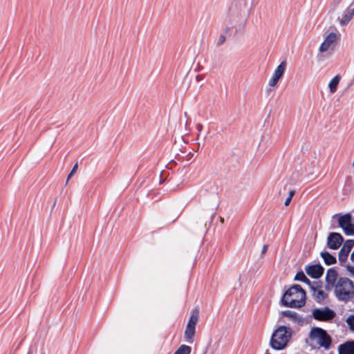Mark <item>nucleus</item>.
<instances>
[{
    "mask_svg": "<svg viewBox=\"0 0 354 354\" xmlns=\"http://www.w3.org/2000/svg\"><path fill=\"white\" fill-rule=\"evenodd\" d=\"M286 68V61L281 62L274 70L271 78L269 80L268 84L270 86H275L279 80L283 77Z\"/></svg>",
    "mask_w": 354,
    "mask_h": 354,
    "instance_id": "1a4fd4ad",
    "label": "nucleus"
},
{
    "mask_svg": "<svg viewBox=\"0 0 354 354\" xmlns=\"http://www.w3.org/2000/svg\"><path fill=\"white\" fill-rule=\"evenodd\" d=\"M196 128H197V130L198 131V132H201L203 129V124H198Z\"/></svg>",
    "mask_w": 354,
    "mask_h": 354,
    "instance_id": "7c9ffc66",
    "label": "nucleus"
},
{
    "mask_svg": "<svg viewBox=\"0 0 354 354\" xmlns=\"http://www.w3.org/2000/svg\"><path fill=\"white\" fill-rule=\"evenodd\" d=\"M347 3H345L344 0H333L330 3V12H335L337 10H342L348 7Z\"/></svg>",
    "mask_w": 354,
    "mask_h": 354,
    "instance_id": "f3484780",
    "label": "nucleus"
},
{
    "mask_svg": "<svg viewBox=\"0 0 354 354\" xmlns=\"http://www.w3.org/2000/svg\"><path fill=\"white\" fill-rule=\"evenodd\" d=\"M281 304L290 308H300L306 304V292L299 285H293L281 298Z\"/></svg>",
    "mask_w": 354,
    "mask_h": 354,
    "instance_id": "f257e3e1",
    "label": "nucleus"
},
{
    "mask_svg": "<svg viewBox=\"0 0 354 354\" xmlns=\"http://www.w3.org/2000/svg\"><path fill=\"white\" fill-rule=\"evenodd\" d=\"M335 294L341 301H348L354 295V285L351 280L346 277L339 278L335 286Z\"/></svg>",
    "mask_w": 354,
    "mask_h": 354,
    "instance_id": "39448f33",
    "label": "nucleus"
},
{
    "mask_svg": "<svg viewBox=\"0 0 354 354\" xmlns=\"http://www.w3.org/2000/svg\"><path fill=\"white\" fill-rule=\"evenodd\" d=\"M350 11L353 13V15H354V7L353 8H350Z\"/></svg>",
    "mask_w": 354,
    "mask_h": 354,
    "instance_id": "f704fd0d",
    "label": "nucleus"
},
{
    "mask_svg": "<svg viewBox=\"0 0 354 354\" xmlns=\"http://www.w3.org/2000/svg\"><path fill=\"white\" fill-rule=\"evenodd\" d=\"M311 291L313 292V296L319 301L324 300L327 295L326 293L321 289H317L313 286H310Z\"/></svg>",
    "mask_w": 354,
    "mask_h": 354,
    "instance_id": "6ab92c4d",
    "label": "nucleus"
},
{
    "mask_svg": "<svg viewBox=\"0 0 354 354\" xmlns=\"http://www.w3.org/2000/svg\"><path fill=\"white\" fill-rule=\"evenodd\" d=\"M343 242V237L337 232L329 234L327 239V245L330 249L337 250Z\"/></svg>",
    "mask_w": 354,
    "mask_h": 354,
    "instance_id": "9b49d317",
    "label": "nucleus"
},
{
    "mask_svg": "<svg viewBox=\"0 0 354 354\" xmlns=\"http://www.w3.org/2000/svg\"><path fill=\"white\" fill-rule=\"evenodd\" d=\"M346 323L349 328L354 331V315H351L346 319Z\"/></svg>",
    "mask_w": 354,
    "mask_h": 354,
    "instance_id": "5701e85b",
    "label": "nucleus"
},
{
    "mask_svg": "<svg viewBox=\"0 0 354 354\" xmlns=\"http://www.w3.org/2000/svg\"><path fill=\"white\" fill-rule=\"evenodd\" d=\"M250 10V0H232L229 7V15L237 22L245 24Z\"/></svg>",
    "mask_w": 354,
    "mask_h": 354,
    "instance_id": "f03ea898",
    "label": "nucleus"
},
{
    "mask_svg": "<svg viewBox=\"0 0 354 354\" xmlns=\"http://www.w3.org/2000/svg\"><path fill=\"white\" fill-rule=\"evenodd\" d=\"M295 194V191L292 189L289 192L288 196L292 198Z\"/></svg>",
    "mask_w": 354,
    "mask_h": 354,
    "instance_id": "c756f323",
    "label": "nucleus"
},
{
    "mask_svg": "<svg viewBox=\"0 0 354 354\" xmlns=\"http://www.w3.org/2000/svg\"><path fill=\"white\" fill-rule=\"evenodd\" d=\"M321 256L323 258L324 262L327 265H331L336 262V259L328 252H324L321 253Z\"/></svg>",
    "mask_w": 354,
    "mask_h": 354,
    "instance_id": "aec40b11",
    "label": "nucleus"
},
{
    "mask_svg": "<svg viewBox=\"0 0 354 354\" xmlns=\"http://www.w3.org/2000/svg\"><path fill=\"white\" fill-rule=\"evenodd\" d=\"M185 116L187 118V123L189 122V118H188L187 113L186 112L185 113Z\"/></svg>",
    "mask_w": 354,
    "mask_h": 354,
    "instance_id": "c9c22d12",
    "label": "nucleus"
},
{
    "mask_svg": "<svg viewBox=\"0 0 354 354\" xmlns=\"http://www.w3.org/2000/svg\"><path fill=\"white\" fill-rule=\"evenodd\" d=\"M225 40V37L224 36H221L220 37V44H223Z\"/></svg>",
    "mask_w": 354,
    "mask_h": 354,
    "instance_id": "2f4dec72",
    "label": "nucleus"
},
{
    "mask_svg": "<svg viewBox=\"0 0 354 354\" xmlns=\"http://www.w3.org/2000/svg\"><path fill=\"white\" fill-rule=\"evenodd\" d=\"M351 259L352 261L354 262V251L352 252V254L351 255Z\"/></svg>",
    "mask_w": 354,
    "mask_h": 354,
    "instance_id": "473e14b6",
    "label": "nucleus"
},
{
    "mask_svg": "<svg viewBox=\"0 0 354 354\" xmlns=\"http://www.w3.org/2000/svg\"><path fill=\"white\" fill-rule=\"evenodd\" d=\"M268 245H264L262 248V250H261V257H262L263 256V254L267 252L268 250Z\"/></svg>",
    "mask_w": 354,
    "mask_h": 354,
    "instance_id": "bb28decb",
    "label": "nucleus"
},
{
    "mask_svg": "<svg viewBox=\"0 0 354 354\" xmlns=\"http://www.w3.org/2000/svg\"><path fill=\"white\" fill-rule=\"evenodd\" d=\"M241 276H240V277H239V287H240V286H241V283H242V282L241 281Z\"/></svg>",
    "mask_w": 354,
    "mask_h": 354,
    "instance_id": "72a5a7b5",
    "label": "nucleus"
},
{
    "mask_svg": "<svg viewBox=\"0 0 354 354\" xmlns=\"http://www.w3.org/2000/svg\"><path fill=\"white\" fill-rule=\"evenodd\" d=\"M198 310H194L189 319L185 330V338L188 343L193 342V337L195 335V328L198 320Z\"/></svg>",
    "mask_w": 354,
    "mask_h": 354,
    "instance_id": "0eeeda50",
    "label": "nucleus"
},
{
    "mask_svg": "<svg viewBox=\"0 0 354 354\" xmlns=\"http://www.w3.org/2000/svg\"><path fill=\"white\" fill-rule=\"evenodd\" d=\"M354 246V240H347L339 252V261L345 262L351 249Z\"/></svg>",
    "mask_w": 354,
    "mask_h": 354,
    "instance_id": "ddd939ff",
    "label": "nucleus"
},
{
    "mask_svg": "<svg viewBox=\"0 0 354 354\" xmlns=\"http://www.w3.org/2000/svg\"><path fill=\"white\" fill-rule=\"evenodd\" d=\"M191 347L187 345H181L174 354H190Z\"/></svg>",
    "mask_w": 354,
    "mask_h": 354,
    "instance_id": "412c9836",
    "label": "nucleus"
},
{
    "mask_svg": "<svg viewBox=\"0 0 354 354\" xmlns=\"http://www.w3.org/2000/svg\"><path fill=\"white\" fill-rule=\"evenodd\" d=\"M337 278V272L333 268L328 270L326 275V281L328 288L333 287L335 286V281Z\"/></svg>",
    "mask_w": 354,
    "mask_h": 354,
    "instance_id": "dca6fc26",
    "label": "nucleus"
},
{
    "mask_svg": "<svg viewBox=\"0 0 354 354\" xmlns=\"http://www.w3.org/2000/svg\"><path fill=\"white\" fill-rule=\"evenodd\" d=\"M77 167H78V165H77V163H76L73 166L72 170L71 171L70 174L68 176L66 183H68V180L71 178V176L77 171Z\"/></svg>",
    "mask_w": 354,
    "mask_h": 354,
    "instance_id": "393cba45",
    "label": "nucleus"
},
{
    "mask_svg": "<svg viewBox=\"0 0 354 354\" xmlns=\"http://www.w3.org/2000/svg\"><path fill=\"white\" fill-rule=\"evenodd\" d=\"M292 337V330L284 326L277 328L270 339V346L275 350L284 349Z\"/></svg>",
    "mask_w": 354,
    "mask_h": 354,
    "instance_id": "7ed1b4c3",
    "label": "nucleus"
},
{
    "mask_svg": "<svg viewBox=\"0 0 354 354\" xmlns=\"http://www.w3.org/2000/svg\"><path fill=\"white\" fill-rule=\"evenodd\" d=\"M342 79V77L340 75H336L328 83V88L329 91L330 93H335L337 90L338 85L339 84V82Z\"/></svg>",
    "mask_w": 354,
    "mask_h": 354,
    "instance_id": "a211bd4d",
    "label": "nucleus"
},
{
    "mask_svg": "<svg viewBox=\"0 0 354 354\" xmlns=\"http://www.w3.org/2000/svg\"><path fill=\"white\" fill-rule=\"evenodd\" d=\"M311 346H318L325 350L329 349L332 339L327 332L319 327L313 328L308 335Z\"/></svg>",
    "mask_w": 354,
    "mask_h": 354,
    "instance_id": "20e7f679",
    "label": "nucleus"
},
{
    "mask_svg": "<svg viewBox=\"0 0 354 354\" xmlns=\"http://www.w3.org/2000/svg\"><path fill=\"white\" fill-rule=\"evenodd\" d=\"M218 205V200L216 198L212 205V209H216Z\"/></svg>",
    "mask_w": 354,
    "mask_h": 354,
    "instance_id": "cd10ccee",
    "label": "nucleus"
},
{
    "mask_svg": "<svg viewBox=\"0 0 354 354\" xmlns=\"http://www.w3.org/2000/svg\"><path fill=\"white\" fill-rule=\"evenodd\" d=\"M338 223L346 234H354V225L351 223V216L350 214H345L340 216Z\"/></svg>",
    "mask_w": 354,
    "mask_h": 354,
    "instance_id": "9d476101",
    "label": "nucleus"
},
{
    "mask_svg": "<svg viewBox=\"0 0 354 354\" xmlns=\"http://www.w3.org/2000/svg\"><path fill=\"white\" fill-rule=\"evenodd\" d=\"M306 273L312 278L318 279L324 273V268L321 265H313L306 268Z\"/></svg>",
    "mask_w": 354,
    "mask_h": 354,
    "instance_id": "4468645a",
    "label": "nucleus"
},
{
    "mask_svg": "<svg viewBox=\"0 0 354 354\" xmlns=\"http://www.w3.org/2000/svg\"><path fill=\"white\" fill-rule=\"evenodd\" d=\"M295 279L297 281H303V282L308 284L309 286H310V280L306 277V275L304 274V273L303 272H298L296 274Z\"/></svg>",
    "mask_w": 354,
    "mask_h": 354,
    "instance_id": "4be33fe9",
    "label": "nucleus"
},
{
    "mask_svg": "<svg viewBox=\"0 0 354 354\" xmlns=\"http://www.w3.org/2000/svg\"><path fill=\"white\" fill-rule=\"evenodd\" d=\"M340 38V34L336 32H326L324 35V41L319 48L321 53L331 54Z\"/></svg>",
    "mask_w": 354,
    "mask_h": 354,
    "instance_id": "423d86ee",
    "label": "nucleus"
},
{
    "mask_svg": "<svg viewBox=\"0 0 354 354\" xmlns=\"http://www.w3.org/2000/svg\"><path fill=\"white\" fill-rule=\"evenodd\" d=\"M291 201H292V198H290V197L288 196V198H286V200L285 201L284 205H285L286 206H288V205H290V203Z\"/></svg>",
    "mask_w": 354,
    "mask_h": 354,
    "instance_id": "c85d7f7f",
    "label": "nucleus"
},
{
    "mask_svg": "<svg viewBox=\"0 0 354 354\" xmlns=\"http://www.w3.org/2000/svg\"><path fill=\"white\" fill-rule=\"evenodd\" d=\"M339 354H354V340L347 341L338 346Z\"/></svg>",
    "mask_w": 354,
    "mask_h": 354,
    "instance_id": "2eb2a0df",
    "label": "nucleus"
},
{
    "mask_svg": "<svg viewBox=\"0 0 354 354\" xmlns=\"http://www.w3.org/2000/svg\"><path fill=\"white\" fill-rule=\"evenodd\" d=\"M283 315L286 317H289L291 318H296L297 313L290 310H286L283 312Z\"/></svg>",
    "mask_w": 354,
    "mask_h": 354,
    "instance_id": "b1692460",
    "label": "nucleus"
},
{
    "mask_svg": "<svg viewBox=\"0 0 354 354\" xmlns=\"http://www.w3.org/2000/svg\"><path fill=\"white\" fill-rule=\"evenodd\" d=\"M353 1L348 3V7L344 8L341 17H339L337 20L340 26H345L348 25L353 19L354 15L350 11V7L353 5Z\"/></svg>",
    "mask_w": 354,
    "mask_h": 354,
    "instance_id": "f8f14e48",
    "label": "nucleus"
},
{
    "mask_svg": "<svg viewBox=\"0 0 354 354\" xmlns=\"http://www.w3.org/2000/svg\"><path fill=\"white\" fill-rule=\"evenodd\" d=\"M347 270L350 272V274L354 277V266H347Z\"/></svg>",
    "mask_w": 354,
    "mask_h": 354,
    "instance_id": "a878e982",
    "label": "nucleus"
},
{
    "mask_svg": "<svg viewBox=\"0 0 354 354\" xmlns=\"http://www.w3.org/2000/svg\"><path fill=\"white\" fill-rule=\"evenodd\" d=\"M312 315L315 319L322 322L330 321L336 315L335 313L328 307L315 308L313 310Z\"/></svg>",
    "mask_w": 354,
    "mask_h": 354,
    "instance_id": "6e6552de",
    "label": "nucleus"
}]
</instances>
